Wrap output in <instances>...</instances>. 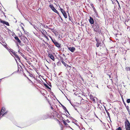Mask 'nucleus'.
Instances as JSON below:
<instances>
[{
	"mask_svg": "<svg viewBox=\"0 0 130 130\" xmlns=\"http://www.w3.org/2000/svg\"><path fill=\"white\" fill-rule=\"evenodd\" d=\"M93 29L94 31L95 32H98L99 34L101 33V31L100 28V26L98 24L96 23H95Z\"/></svg>",
	"mask_w": 130,
	"mask_h": 130,
	"instance_id": "1",
	"label": "nucleus"
},
{
	"mask_svg": "<svg viewBox=\"0 0 130 130\" xmlns=\"http://www.w3.org/2000/svg\"><path fill=\"white\" fill-rule=\"evenodd\" d=\"M48 36L51 39L52 42L54 43V45H55L58 48H60L61 47V45L58 42H57L55 39H53L52 38V37L51 36L49 35Z\"/></svg>",
	"mask_w": 130,
	"mask_h": 130,
	"instance_id": "2",
	"label": "nucleus"
},
{
	"mask_svg": "<svg viewBox=\"0 0 130 130\" xmlns=\"http://www.w3.org/2000/svg\"><path fill=\"white\" fill-rule=\"evenodd\" d=\"M125 127L126 130H130V123L127 119L125 122Z\"/></svg>",
	"mask_w": 130,
	"mask_h": 130,
	"instance_id": "3",
	"label": "nucleus"
},
{
	"mask_svg": "<svg viewBox=\"0 0 130 130\" xmlns=\"http://www.w3.org/2000/svg\"><path fill=\"white\" fill-rule=\"evenodd\" d=\"M49 7L54 12L57 13V14L59 15V13L58 12L57 10L53 6V5H49Z\"/></svg>",
	"mask_w": 130,
	"mask_h": 130,
	"instance_id": "4",
	"label": "nucleus"
},
{
	"mask_svg": "<svg viewBox=\"0 0 130 130\" xmlns=\"http://www.w3.org/2000/svg\"><path fill=\"white\" fill-rule=\"evenodd\" d=\"M95 41L96 42V46L97 47H99L100 45L101 44V43L98 39L95 38Z\"/></svg>",
	"mask_w": 130,
	"mask_h": 130,
	"instance_id": "5",
	"label": "nucleus"
},
{
	"mask_svg": "<svg viewBox=\"0 0 130 130\" xmlns=\"http://www.w3.org/2000/svg\"><path fill=\"white\" fill-rule=\"evenodd\" d=\"M68 49L72 52H73L75 50V48L74 47H68Z\"/></svg>",
	"mask_w": 130,
	"mask_h": 130,
	"instance_id": "6",
	"label": "nucleus"
},
{
	"mask_svg": "<svg viewBox=\"0 0 130 130\" xmlns=\"http://www.w3.org/2000/svg\"><path fill=\"white\" fill-rule=\"evenodd\" d=\"M48 56L53 61H55V58L53 55L51 54H48Z\"/></svg>",
	"mask_w": 130,
	"mask_h": 130,
	"instance_id": "7",
	"label": "nucleus"
},
{
	"mask_svg": "<svg viewBox=\"0 0 130 130\" xmlns=\"http://www.w3.org/2000/svg\"><path fill=\"white\" fill-rule=\"evenodd\" d=\"M0 22L1 23H3L4 24H6V25L7 26L9 25V23L8 22L4 21H3L2 20H0Z\"/></svg>",
	"mask_w": 130,
	"mask_h": 130,
	"instance_id": "8",
	"label": "nucleus"
},
{
	"mask_svg": "<svg viewBox=\"0 0 130 130\" xmlns=\"http://www.w3.org/2000/svg\"><path fill=\"white\" fill-rule=\"evenodd\" d=\"M51 31H52L55 34V36H57L58 35V32L56 31L54 29H51Z\"/></svg>",
	"mask_w": 130,
	"mask_h": 130,
	"instance_id": "9",
	"label": "nucleus"
},
{
	"mask_svg": "<svg viewBox=\"0 0 130 130\" xmlns=\"http://www.w3.org/2000/svg\"><path fill=\"white\" fill-rule=\"evenodd\" d=\"M89 21L90 23L91 24H93L94 23V21L93 18L90 17Z\"/></svg>",
	"mask_w": 130,
	"mask_h": 130,
	"instance_id": "10",
	"label": "nucleus"
},
{
	"mask_svg": "<svg viewBox=\"0 0 130 130\" xmlns=\"http://www.w3.org/2000/svg\"><path fill=\"white\" fill-rule=\"evenodd\" d=\"M15 39L17 41V42L19 43L20 45V43H21V42L19 39L18 37L15 36L14 37Z\"/></svg>",
	"mask_w": 130,
	"mask_h": 130,
	"instance_id": "11",
	"label": "nucleus"
},
{
	"mask_svg": "<svg viewBox=\"0 0 130 130\" xmlns=\"http://www.w3.org/2000/svg\"><path fill=\"white\" fill-rule=\"evenodd\" d=\"M90 99L94 103H95V100L92 95H90Z\"/></svg>",
	"mask_w": 130,
	"mask_h": 130,
	"instance_id": "12",
	"label": "nucleus"
},
{
	"mask_svg": "<svg viewBox=\"0 0 130 130\" xmlns=\"http://www.w3.org/2000/svg\"><path fill=\"white\" fill-rule=\"evenodd\" d=\"M61 106L62 107L63 109L65 110V111L67 112V113H69V112L68 110H67V108H66L62 104H61Z\"/></svg>",
	"mask_w": 130,
	"mask_h": 130,
	"instance_id": "13",
	"label": "nucleus"
},
{
	"mask_svg": "<svg viewBox=\"0 0 130 130\" xmlns=\"http://www.w3.org/2000/svg\"><path fill=\"white\" fill-rule=\"evenodd\" d=\"M20 26L21 27V28L23 30L24 32H25V29L24 28V25L23 24L21 23L20 24Z\"/></svg>",
	"mask_w": 130,
	"mask_h": 130,
	"instance_id": "14",
	"label": "nucleus"
},
{
	"mask_svg": "<svg viewBox=\"0 0 130 130\" xmlns=\"http://www.w3.org/2000/svg\"><path fill=\"white\" fill-rule=\"evenodd\" d=\"M7 49V50H9V49L8 48V47L7 46V44L6 43H4V44H2Z\"/></svg>",
	"mask_w": 130,
	"mask_h": 130,
	"instance_id": "15",
	"label": "nucleus"
},
{
	"mask_svg": "<svg viewBox=\"0 0 130 130\" xmlns=\"http://www.w3.org/2000/svg\"><path fill=\"white\" fill-rule=\"evenodd\" d=\"M63 14V15L64 16V17L65 18H66L67 17V14L66 12H64L63 13H62Z\"/></svg>",
	"mask_w": 130,
	"mask_h": 130,
	"instance_id": "16",
	"label": "nucleus"
},
{
	"mask_svg": "<svg viewBox=\"0 0 130 130\" xmlns=\"http://www.w3.org/2000/svg\"><path fill=\"white\" fill-rule=\"evenodd\" d=\"M44 85L45 87H46L47 88L50 89H51V88L46 84L45 83H44Z\"/></svg>",
	"mask_w": 130,
	"mask_h": 130,
	"instance_id": "17",
	"label": "nucleus"
},
{
	"mask_svg": "<svg viewBox=\"0 0 130 130\" xmlns=\"http://www.w3.org/2000/svg\"><path fill=\"white\" fill-rule=\"evenodd\" d=\"M14 56L16 58H17V59H18V60H20L19 57L16 54V55H15Z\"/></svg>",
	"mask_w": 130,
	"mask_h": 130,
	"instance_id": "18",
	"label": "nucleus"
},
{
	"mask_svg": "<svg viewBox=\"0 0 130 130\" xmlns=\"http://www.w3.org/2000/svg\"><path fill=\"white\" fill-rule=\"evenodd\" d=\"M60 11H61V12H62V14L64 12H65L64 10L62 8H60Z\"/></svg>",
	"mask_w": 130,
	"mask_h": 130,
	"instance_id": "19",
	"label": "nucleus"
},
{
	"mask_svg": "<svg viewBox=\"0 0 130 130\" xmlns=\"http://www.w3.org/2000/svg\"><path fill=\"white\" fill-rule=\"evenodd\" d=\"M129 20L128 19H126L125 20V22H124V23L126 25V24L125 23L127 22H128V21H129Z\"/></svg>",
	"mask_w": 130,
	"mask_h": 130,
	"instance_id": "20",
	"label": "nucleus"
},
{
	"mask_svg": "<svg viewBox=\"0 0 130 130\" xmlns=\"http://www.w3.org/2000/svg\"><path fill=\"white\" fill-rule=\"evenodd\" d=\"M43 36L45 37L46 39H47V40H49V39L44 34H43Z\"/></svg>",
	"mask_w": 130,
	"mask_h": 130,
	"instance_id": "21",
	"label": "nucleus"
},
{
	"mask_svg": "<svg viewBox=\"0 0 130 130\" xmlns=\"http://www.w3.org/2000/svg\"><path fill=\"white\" fill-rule=\"evenodd\" d=\"M126 70L127 71L128 70H129L130 71V67H126L125 68Z\"/></svg>",
	"mask_w": 130,
	"mask_h": 130,
	"instance_id": "22",
	"label": "nucleus"
},
{
	"mask_svg": "<svg viewBox=\"0 0 130 130\" xmlns=\"http://www.w3.org/2000/svg\"><path fill=\"white\" fill-rule=\"evenodd\" d=\"M44 43H42V45L43 47H45V44H47L46 42H44Z\"/></svg>",
	"mask_w": 130,
	"mask_h": 130,
	"instance_id": "23",
	"label": "nucleus"
},
{
	"mask_svg": "<svg viewBox=\"0 0 130 130\" xmlns=\"http://www.w3.org/2000/svg\"><path fill=\"white\" fill-rule=\"evenodd\" d=\"M63 122L64 124L66 126H67L68 125V124L65 121H63Z\"/></svg>",
	"mask_w": 130,
	"mask_h": 130,
	"instance_id": "24",
	"label": "nucleus"
},
{
	"mask_svg": "<svg viewBox=\"0 0 130 130\" xmlns=\"http://www.w3.org/2000/svg\"><path fill=\"white\" fill-rule=\"evenodd\" d=\"M93 11L95 12V13H97V11L94 7H93Z\"/></svg>",
	"mask_w": 130,
	"mask_h": 130,
	"instance_id": "25",
	"label": "nucleus"
},
{
	"mask_svg": "<svg viewBox=\"0 0 130 130\" xmlns=\"http://www.w3.org/2000/svg\"><path fill=\"white\" fill-rule=\"evenodd\" d=\"M61 62L65 66H66V63L63 61H61Z\"/></svg>",
	"mask_w": 130,
	"mask_h": 130,
	"instance_id": "26",
	"label": "nucleus"
},
{
	"mask_svg": "<svg viewBox=\"0 0 130 130\" xmlns=\"http://www.w3.org/2000/svg\"><path fill=\"white\" fill-rule=\"evenodd\" d=\"M127 102L128 103H129L130 102V99H128L127 100Z\"/></svg>",
	"mask_w": 130,
	"mask_h": 130,
	"instance_id": "27",
	"label": "nucleus"
},
{
	"mask_svg": "<svg viewBox=\"0 0 130 130\" xmlns=\"http://www.w3.org/2000/svg\"><path fill=\"white\" fill-rule=\"evenodd\" d=\"M9 50L10 51V52L13 54V53H14V52L13 51V50H11V49L10 48V49H9Z\"/></svg>",
	"mask_w": 130,
	"mask_h": 130,
	"instance_id": "28",
	"label": "nucleus"
},
{
	"mask_svg": "<svg viewBox=\"0 0 130 130\" xmlns=\"http://www.w3.org/2000/svg\"><path fill=\"white\" fill-rule=\"evenodd\" d=\"M116 130H122V129L120 127H119L118 128H117Z\"/></svg>",
	"mask_w": 130,
	"mask_h": 130,
	"instance_id": "29",
	"label": "nucleus"
},
{
	"mask_svg": "<svg viewBox=\"0 0 130 130\" xmlns=\"http://www.w3.org/2000/svg\"><path fill=\"white\" fill-rule=\"evenodd\" d=\"M28 79L29 82H30V83H32V84H33V82L30 79L28 78Z\"/></svg>",
	"mask_w": 130,
	"mask_h": 130,
	"instance_id": "30",
	"label": "nucleus"
},
{
	"mask_svg": "<svg viewBox=\"0 0 130 130\" xmlns=\"http://www.w3.org/2000/svg\"><path fill=\"white\" fill-rule=\"evenodd\" d=\"M125 107L127 110L129 109V107L128 106H125Z\"/></svg>",
	"mask_w": 130,
	"mask_h": 130,
	"instance_id": "31",
	"label": "nucleus"
},
{
	"mask_svg": "<svg viewBox=\"0 0 130 130\" xmlns=\"http://www.w3.org/2000/svg\"><path fill=\"white\" fill-rule=\"evenodd\" d=\"M91 6L93 8V7H94V5L92 4L91 5Z\"/></svg>",
	"mask_w": 130,
	"mask_h": 130,
	"instance_id": "32",
	"label": "nucleus"
},
{
	"mask_svg": "<svg viewBox=\"0 0 130 130\" xmlns=\"http://www.w3.org/2000/svg\"><path fill=\"white\" fill-rule=\"evenodd\" d=\"M106 111L107 113V114L109 116V113L108 112V111L106 110Z\"/></svg>",
	"mask_w": 130,
	"mask_h": 130,
	"instance_id": "33",
	"label": "nucleus"
},
{
	"mask_svg": "<svg viewBox=\"0 0 130 130\" xmlns=\"http://www.w3.org/2000/svg\"><path fill=\"white\" fill-rule=\"evenodd\" d=\"M13 54L14 55V56H15V55H16V53L15 52L14 53H13Z\"/></svg>",
	"mask_w": 130,
	"mask_h": 130,
	"instance_id": "34",
	"label": "nucleus"
},
{
	"mask_svg": "<svg viewBox=\"0 0 130 130\" xmlns=\"http://www.w3.org/2000/svg\"><path fill=\"white\" fill-rule=\"evenodd\" d=\"M13 54L14 55V56H15V55H16V53L15 52L14 53H13Z\"/></svg>",
	"mask_w": 130,
	"mask_h": 130,
	"instance_id": "35",
	"label": "nucleus"
},
{
	"mask_svg": "<svg viewBox=\"0 0 130 130\" xmlns=\"http://www.w3.org/2000/svg\"><path fill=\"white\" fill-rule=\"evenodd\" d=\"M61 61H63V58H61Z\"/></svg>",
	"mask_w": 130,
	"mask_h": 130,
	"instance_id": "36",
	"label": "nucleus"
},
{
	"mask_svg": "<svg viewBox=\"0 0 130 130\" xmlns=\"http://www.w3.org/2000/svg\"><path fill=\"white\" fill-rule=\"evenodd\" d=\"M127 110L129 113V112H130V110H129V109H127Z\"/></svg>",
	"mask_w": 130,
	"mask_h": 130,
	"instance_id": "37",
	"label": "nucleus"
},
{
	"mask_svg": "<svg viewBox=\"0 0 130 130\" xmlns=\"http://www.w3.org/2000/svg\"><path fill=\"white\" fill-rule=\"evenodd\" d=\"M118 35H119L118 34H116L115 35V36H116V37H117Z\"/></svg>",
	"mask_w": 130,
	"mask_h": 130,
	"instance_id": "38",
	"label": "nucleus"
},
{
	"mask_svg": "<svg viewBox=\"0 0 130 130\" xmlns=\"http://www.w3.org/2000/svg\"><path fill=\"white\" fill-rule=\"evenodd\" d=\"M51 108L52 109H54L53 107H52V106H51Z\"/></svg>",
	"mask_w": 130,
	"mask_h": 130,
	"instance_id": "39",
	"label": "nucleus"
},
{
	"mask_svg": "<svg viewBox=\"0 0 130 130\" xmlns=\"http://www.w3.org/2000/svg\"><path fill=\"white\" fill-rule=\"evenodd\" d=\"M43 32H44L43 31V32H42V31H41V33H42V34H43H43H44L43 33Z\"/></svg>",
	"mask_w": 130,
	"mask_h": 130,
	"instance_id": "40",
	"label": "nucleus"
},
{
	"mask_svg": "<svg viewBox=\"0 0 130 130\" xmlns=\"http://www.w3.org/2000/svg\"><path fill=\"white\" fill-rule=\"evenodd\" d=\"M109 77H110V78H110V80H112L111 79V77L110 76H109Z\"/></svg>",
	"mask_w": 130,
	"mask_h": 130,
	"instance_id": "41",
	"label": "nucleus"
},
{
	"mask_svg": "<svg viewBox=\"0 0 130 130\" xmlns=\"http://www.w3.org/2000/svg\"><path fill=\"white\" fill-rule=\"evenodd\" d=\"M84 108L85 109H87V107H85V108Z\"/></svg>",
	"mask_w": 130,
	"mask_h": 130,
	"instance_id": "42",
	"label": "nucleus"
},
{
	"mask_svg": "<svg viewBox=\"0 0 130 130\" xmlns=\"http://www.w3.org/2000/svg\"><path fill=\"white\" fill-rule=\"evenodd\" d=\"M23 42H25V40L24 41H23Z\"/></svg>",
	"mask_w": 130,
	"mask_h": 130,
	"instance_id": "43",
	"label": "nucleus"
},
{
	"mask_svg": "<svg viewBox=\"0 0 130 130\" xmlns=\"http://www.w3.org/2000/svg\"><path fill=\"white\" fill-rule=\"evenodd\" d=\"M103 112V113L104 114H105V112Z\"/></svg>",
	"mask_w": 130,
	"mask_h": 130,
	"instance_id": "44",
	"label": "nucleus"
},
{
	"mask_svg": "<svg viewBox=\"0 0 130 130\" xmlns=\"http://www.w3.org/2000/svg\"><path fill=\"white\" fill-rule=\"evenodd\" d=\"M59 38H60V37H59H59H58V39H59Z\"/></svg>",
	"mask_w": 130,
	"mask_h": 130,
	"instance_id": "45",
	"label": "nucleus"
},
{
	"mask_svg": "<svg viewBox=\"0 0 130 130\" xmlns=\"http://www.w3.org/2000/svg\"><path fill=\"white\" fill-rule=\"evenodd\" d=\"M124 105H125V106H126V104L125 103H124Z\"/></svg>",
	"mask_w": 130,
	"mask_h": 130,
	"instance_id": "46",
	"label": "nucleus"
},
{
	"mask_svg": "<svg viewBox=\"0 0 130 130\" xmlns=\"http://www.w3.org/2000/svg\"><path fill=\"white\" fill-rule=\"evenodd\" d=\"M117 80H118V79L117 78Z\"/></svg>",
	"mask_w": 130,
	"mask_h": 130,
	"instance_id": "47",
	"label": "nucleus"
},
{
	"mask_svg": "<svg viewBox=\"0 0 130 130\" xmlns=\"http://www.w3.org/2000/svg\"><path fill=\"white\" fill-rule=\"evenodd\" d=\"M128 27H127V29H128Z\"/></svg>",
	"mask_w": 130,
	"mask_h": 130,
	"instance_id": "48",
	"label": "nucleus"
},
{
	"mask_svg": "<svg viewBox=\"0 0 130 130\" xmlns=\"http://www.w3.org/2000/svg\"><path fill=\"white\" fill-rule=\"evenodd\" d=\"M61 130H63V129L62 128L61 129Z\"/></svg>",
	"mask_w": 130,
	"mask_h": 130,
	"instance_id": "49",
	"label": "nucleus"
},
{
	"mask_svg": "<svg viewBox=\"0 0 130 130\" xmlns=\"http://www.w3.org/2000/svg\"><path fill=\"white\" fill-rule=\"evenodd\" d=\"M115 85H117V84H115Z\"/></svg>",
	"mask_w": 130,
	"mask_h": 130,
	"instance_id": "50",
	"label": "nucleus"
},
{
	"mask_svg": "<svg viewBox=\"0 0 130 130\" xmlns=\"http://www.w3.org/2000/svg\"><path fill=\"white\" fill-rule=\"evenodd\" d=\"M49 86H51H51H50V85H49Z\"/></svg>",
	"mask_w": 130,
	"mask_h": 130,
	"instance_id": "51",
	"label": "nucleus"
},
{
	"mask_svg": "<svg viewBox=\"0 0 130 130\" xmlns=\"http://www.w3.org/2000/svg\"><path fill=\"white\" fill-rule=\"evenodd\" d=\"M48 102H49V103H50V102L49 101H48Z\"/></svg>",
	"mask_w": 130,
	"mask_h": 130,
	"instance_id": "52",
	"label": "nucleus"
},
{
	"mask_svg": "<svg viewBox=\"0 0 130 130\" xmlns=\"http://www.w3.org/2000/svg\"><path fill=\"white\" fill-rule=\"evenodd\" d=\"M85 106H86V107H87V105H85Z\"/></svg>",
	"mask_w": 130,
	"mask_h": 130,
	"instance_id": "53",
	"label": "nucleus"
},
{
	"mask_svg": "<svg viewBox=\"0 0 130 130\" xmlns=\"http://www.w3.org/2000/svg\"><path fill=\"white\" fill-rule=\"evenodd\" d=\"M113 96V95H112V97Z\"/></svg>",
	"mask_w": 130,
	"mask_h": 130,
	"instance_id": "54",
	"label": "nucleus"
},
{
	"mask_svg": "<svg viewBox=\"0 0 130 130\" xmlns=\"http://www.w3.org/2000/svg\"><path fill=\"white\" fill-rule=\"evenodd\" d=\"M116 39L117 40V39Z\"/></svg>",
	"mask_w": 130,
	"mask_h": 130,
	"instance_id": "55",
	"label": "nucleus"
},
{
	"mask_svg": "<svg viewBox=\"0 0 130 130\" xmlns=\"http://www.w3.org/2000/svg\"><path fill=\"white\" fill-rule=\"evenodd\" d=\"M117 47V46L116 47Z\"/></svg>",
	"mask_w": 130,
	"mask_h": 130,
	"instance_id": "56",
	"label": "nucleus"
},
{
	"mask_svg": "<svg viewBox=\"0 0 130 130\" xmlns=\"http://www.w3.org/2000/svg\"><path fill=\"white\" fill-rule=\"evenodd\" d=\"M129 30H130V27Z\"/></svg>",
	"mask_w": 130,
	"mask_h": 130,
	"instance_id": "57",
	"label": "nucleus"
}]
</instances>
